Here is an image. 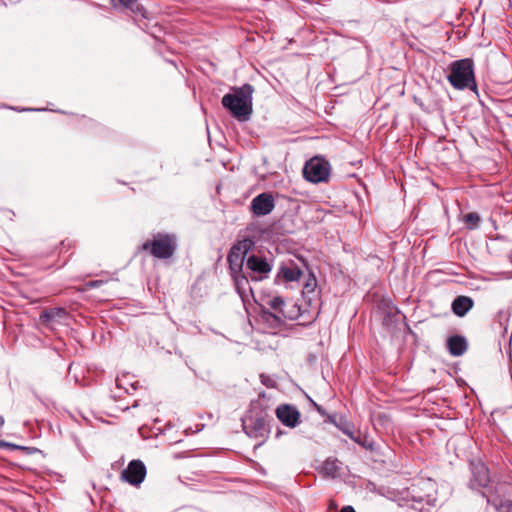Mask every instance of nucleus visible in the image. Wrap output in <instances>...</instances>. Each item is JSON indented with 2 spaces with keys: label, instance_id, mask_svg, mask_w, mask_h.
<instances>
[{
  "label": "nucleus",
  "instance_id": "nucleus-11",
  "mask_svg": "<svg viewBox=\"0 0 512 512\" xmlns=\"http://www.w3.org/2000/svg\"><path fill=\"white\" fill-rule=\"evenodd\" d=\"M275 414L286 427L294 428L300 423L301 414L293 405L281 404L276 408Z\"/></svg>",
  "mask_w": 512,
  "mask_h": 512
},
{
  "label": "nucleus",
  "instance_id": "nucleus-32",
  "mask_svg": "<svg viewBox=\"0 0 512 512\" xmlns=\"http://www.w3.org/2000/svg\"><path fill=\"white\" fill-rule=\"evenodd\" d=\"M35 109L33 108H30V109H22L21 111H34Z\"/></svg>",
  "mask_w": 512,
  "mask_h": 512
},
{
  "label": "nucleus",
  "instance_id": "nucleus-28",
  "mask_svg": "<svg viewBox=\"0 0 512 512\" xmlns=\"http://www.w3.org/2000/svg\"><path fill=\"white\" fill-rule=\"evenodd\" d=\"M340 512H356L352 506H344Z\"/></svg>",
  "mask_w": 512,
  "mask_h": 512
},
{
  "label": "nucleus",
  "instance_id": "nucleus-6",
  "mask_svg": "<svg viewBox=\"0 0 512 512\" xmlns=\"http://www.w3.org/2000/svg\"><path fill=\"white\" fill-rule=\"evenodd\" d=\"M303 175L312 183L325 182L330 176V164L322 157H313L305 163Z\"/></svg>",
  "mask_w": 512,
  "mask_h": 512
},
{
  "label": "nucleus",
  "instance_id": "nucleus-23",
  "mask_svg": "<svg viewBox=\"0 0 512 512\" xmlns=\"http://www.w3.org/2000/svg\"><path fill=\"white\" fill-rule=\"evenodd\" d=\"M342 431L350 437V439H352L353 441H355L356 443L366 447L365 443L361 441L360 437H356L355 436V433L349 429H342Z\"/></svg>",
  "mask_w": 512,
  "mask_h": 512
},
{
  "label": "nucleus",
  "instance_id": "nucleus-4",
  "mask_svg": "<svg viewBox=\"0 0 512 512\" xmlns=\"http://www.w3.org/2000/svg\"><path fill=\"white\" fill-rule=\"evenodd\" d=\"M243 430L250 438L259 439L262 445L270 434V426L265 416L249 415L243 420Z\"/></svg>",
  "mask_w": 512,
  "mask_h": 512
},
{
  "label": "nucleus",
  "instance_id": "nucleus-3",
  "mask_svg": "<svg viewBox=\"0 0 512 512\" xmlns=\"http://www.w3.org/2000/svg\"><path fill=\"white\" fill-rule=\"evenodd\" d=\"M177 247L174 235L158 233L152 240L142 244V250L148 251L153 257L158 259H168L173 256Z\"/></svg>",
  "mask_w": 512,
  "mask_h": 512
},
{
  "label": "nucleus",
  "instance_id": "nucleus-25",
  "mask_svg": "<svg viewBox=\"0 0 512 512\" xmlns=\"http://www.w3.org/2000/svg\"><path fill=\"white\" fill-rule=\"evenodd\" d=\"M104 283L103 280H93V281H89L86 286L88 288H97V287H100L102 284Z\"/></svg>",
  "mask_w": 512,
  "mask_h": 512
},
{
  "label": "nucleus",
  "instance_id": "nucleus-19",
  "mask_svg": "<svg viewBox=\"0 0 512 512\" xmlns=\"http://www.w3.org/2000/svg\"><path fill=\"white\" fill-rule=\"evenodd\" d=\"M487 503L492 505L498 512H512V501L511 500H500L491 501L487 498Z\"/></svg>",
  "mask_w": 512,
  "mask_h": 512
},
{
  "label": "nucleus",
  "instance_id": "nucleus-16",
  "mask_svg": "<svg viewBox=\"0 0 512 512\" xmlns=\"http://www.w3.org/2000/svg\"><path fill=\"white\" fill-rule=\"evenodd\" d=\"M301 275V269L295 264L284 265L278 272V277H282L288 282L297 281Z\"/></svg>",
  "mask_w": 512,
  "mask_h": 512
},
{
  "label": "nucleus",
  "instance_id": "nucleus-9",
  "mask_svg": "<svg viewBox=\"0 0 512 512\" xmlns=\"http://www.w3.org/2000/svg\"><path fill=\"white\" fill-rule=\"evenodd\" d=\"M147 474L146 466L141 460L135 459L121 472V480L133 486H139Z\"/></svg>",
  "mask_w": 512,
  "mask_h": 512
},
{
  "label": "nucleus",
  "instance_id": "nucleus-22",
  "mask_svg": "<svg viewBox=\"0 0 512 512\" xmlns=\"http://www.w3.org/2000/svg\"><path fill=\"white\" fill-rule=\"evenodd\" d=\"M260 380H261V383L264 386H266L267 388H275L276 387V381L268 375L261 374Z\"/></svg>",
  "mask_w": 512,
  "mask_h": 512
},
{
  "label": "nucleus",
  "instance_id": "nucleus-10",
  "mask_svg": "<svg viewBox=\"0 0 512 512\" xmlns=\"http://www.w3.org/2000/svg\"><path fill=\"white\" fill-rule=\"evenodd\" d=\"M275 207V200L271 193L263 192L254 197L250 204V210L256 217L270 214Z\"/></svg>",
  "mask_w": 512,
  "mask_h": 512
},
{
  "label": "nucleus",
  "instance_id": "nucleus-14",
  "mask_svg": "<svg viewBox=\"0 0 512 512\" xmlns=\"http://www.w3.org/2000/svg\"><path fill=\"white\" fill-rule=\"evenodd\" d=\"M474 302L468 296H457L451 305V309L458 317H464L472 309Z\"/></svg>",
  "mask_w": 512,
  "mask_h": 512
},
{
  "label": "nucleus",
  "instance_id": "nucleus-27",
  "mask_svg": "<svg viewBox=\"0 0 512 512\" xmlns=\"http://www.w3.org/2000/svg\"><path fill=\"white\" fill-rule=\"evenodd\" d=\"M412 498L414 501H417V502H426V503H429L430 502V499H429V496L425 497V496H416V495H412Z\"/></svg>",
  "mask_w": 512,
  "mask_h": 512
},
{
  "label": "nucleus",
  "instance_id": "nucleus-8",
  "mask_svg": "<svg viewBox=\"0 0 512 512\" xmlns=\"http://www.w3.org/2000/svg\"><path fill=\"white\" fill-rule=\"evenodd\" d=\"M267 305L273 310L262 311V317L265 321L270 322L275 326H279L284 323L286 319H293V316L285 311V300L280 296H275L268 300Z\"/></svg>",
  "mask_w": 512,
  "mask_h": 512
},
{
  "label": "nucleus",
  "instance_id": "nucleus-33",
  "mask_svg": "<svg viewBox=\"0 0 512 512\" xmlns=\"http://www.w3.org/2000/svg\"><path fill=\"white\" fill-rule=\"evenodd\" d=\"M281 434H282V432L278 431L277 434H276V437L278 438Z\"/></svg>",
  "mask_w": 512,
  "mask_h": 512
},
{
  "label": "nucleus",
  "instance_id": "nucleus-26",
  "mask_svg": "<svg viewBox=\"0 0 512 512\" xmlns=\"http://www.w3.org/2000/svg\"><path fill=\"white\" fill-rule=\"evenodd\" d=\"M116 385L119 389H123L125 393L130 394V388L124 387L123 379H116Z\"/></svg>",
  "mask_w": 512,
  "mask_h": 512
},
{
  "label": "nucleus",
  "instance_id": "nucleus-1",
  "mask_svg": "<svg viewBox=\"0 0 512 512\" xmlns=\"http://www.w3.org/2000/svg\"><path fill=\"white\" fill-rule=\"evenodd\" d=\"M254 88L250 84L235 87L223 96L221 103L239 121H247L252 114V95Z\"/></svg>",
  "mask_w": 512,
  "mask_h": 512
},
{
  "label": "nucleus",
  "instance_id": "nucleus-12",
  "mask_svg": "<svg viewBox=\"0 0 512 512\" xmlns=\"http://www.w3.org/2000/svg\"><path fill=\"white\" fill-rule=\"evenodd\" d=\"M490 482L488 468L483 463L472 465V478L470 487L472 489L485 488Z\"/></svg>",
  "mask_w": 512,
  "mask_h": 512
},
{
  "label": "nucleus",
  "instance_id": "nucleus-2",
  "mask_svg": "<svg viewBox=\"0 0 512 512\" xmlns=\"http://www.w3.org/2000/svg\"><path fill=\"white\" fill-rule=\"evenodd\" d=\"M450 73L447 79L457 90H476L477 84L474 75V62L470 58L453 61L449 65Z\"/></svg>",
  "mask_w": 512,
  "mask_h": 512
},
{
  "label": "nucleus",
  "instance_id": "nucleus-31",
  "mask_svg": "<svg viewBox=\"0 0 512 512\" xmlns=\"http://www.w3.org/2000/svg\"><path fill=\"white\" fill-rule=\"evenodd\" d=\"M4 424V418L0 416V427Z\"/></svg>",
  "mask_w": 512,
  "mask_h": 512
},
{
  "label": "nucleus",
  "instance_id": "nucleus-15",
  "mask_svg": "<svg viewBox=\"0 0 512 512\" xmlns=\"http://www.w3.org/2000/svg\"><path fill=\"white\" fill-rule=\"evenodd\" d=\"M466 338L460 335L451 336L447 339V348L453 356H461L467 350Z\"/></svg>",
  "mask_w": 512,
  "mask_h": 512
},
{
  "label": "nucleus",
  "instance_id": "nucleus-7",
  "mask_svg": "<svg viewBox=\"0 0 512 512\" xmlns=\"http://www.w3.org/2000/svg\"><path fill=\"white\" fill-rule=\"evenodd\" d=\"M273 268V261L266 257L251 254L246 259L245 271L248 273L251 281H262L269 277Z\"/></svg>",
  "mask_w": 512,
  "mask_h": 512
},
{
  "label": "nucleus",
  "instance_id": "nucleus-29",
  "mask_svg": "<svg viewBox=\"0 0 512 512\" xmlns=\"http://www.w3.org/2000/svg\"><path fill=\"white\" fill-rule=\"evenodd\" d=\"M316 410L321 414V415H324L325 414V410L322 408V406L316 404L315 402H313Z\"/></svg>",
  "mask_w": 512,
  "mask_h": 512
},
{
  "label": "nucleus",
  "instance_id": "nucleus-21",
  "mask_svg": "<svg viewBox=\"0 0 512 512\" xmlns=\"http://www.w3.org/2000/svg\"><path fill=\"white\" fill-rule=\"evenodd\" d=\"M114 6H122L126 9H130L131 11H138L139 4L137 0H112Z\"/></svg>",
  "mask_w": 512,
  "mask_h": 512
},
{
  "label": "nucleus",
  "instance_id": "nucleus-18",
  "mask_svg": "<svg viewBox=\"0 0 512 512\" xmlns=\"http://www.w3.org/2000/svg\"><path fill=\"white\" fill-rule=\"evenodd\" d=\"M339 462L337 459L328 458L324 461L321 471L325 476L335 477L339 471Z\"/></svg>",
  "mask_w": 512,
  "mask_h": 512
},
{
  "label": "nucleus",
  "instance_id": "nucleus-13",
  "mask_svg": "<svg viewBox=\"0 0 512 512\" xmlns=\"http://www.w3.org/2000/svg\"><path fill=\"white\" fill-rule=\"evenodd\" d=\"M235 285V289L237 293L240 295L242 300L248 298L249 294L252 293V288L250 287L249 281H251L248 273L246 271L240 273L230 274Z\"/></svg>",
  "mask_w": 512,
  "mask_h": 512
},
{
  "label": "nucleus",
  "instance_id": "nucleus-24",
  "mask_svg": "<svg viewBox=\"0 0 512 512\" xmlns=\"http://www.w3.org/2000/svg\"><path fill=\"white\" fill-rule=\"evenodd\" d=\"M1 447H9L10 449H24V447L18 446L16 444L8 443L0 440V448Z\"/></svg>",
  "mask_w": 512,
  "mask_h": 512
},
{
  "label": "nucleus",
  "instance_id": "nucleus-20",
  "mask_svg": "<svg viewBox=\"0 0 512 512\" xmlns=\"http://www.w3.org/2000/svg\"><path fill=\"white\" fill-rule=\"evenodd\" d=\"M481 219L478 213L470 212L465 215L464 222L468 226L469 229H475L479 226Z\"/></svg>",
  "mask_w": 512,
  "mask_h": 512
},
{
  "label": "nucleus",
  "instance_id": "nucleus-17",
  "mask_svg": "<svg viewBox=\"0 0 512 512\" xmlns=\"http://www.w3.org/2000/svg\"><path fill=\"white\" fill-rule=\"evenodd\" d=\"M66 311L63 308L46 309L40 314V321L45 326H50L54 319L65 316Z\"/></svg>",
  "mask_w": 512,
  "mask_h": 512
},
{
  "label": "nucleus",
  "instance_id": "nucleus-5",
  "mask_svg": "<svg viewBox=\"0 0 512 512\" xmlns=\"http://www.w3.org/2000/svg\"><path fill=\"white\" fill-rule=\"evenodd\" d=\"M253 245L254 243L252 240L244 239L232 246L227 255L230 274L245 271L244 264L246 265V259L248 257L247 254Z\"/></svg>",
  "mask_w": 512,
  "mask_h": 512
},
{
  "label": "nucleus",
  "instance_id": "nucleus-30",
  "mask_svg": "<svg viewBox=\"0 0 512 512\" xmlns=\"http://www.w3.org/2000/svg\"><path fill=\"white\" fill-rule=\"evenodd\" d=\"M130 388L134 391L136 390V385L134 383L130 384Z\"/></svg>",
  "mask_w": 512,
  "mask_h": 512
}]
</instances>
